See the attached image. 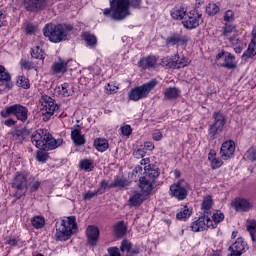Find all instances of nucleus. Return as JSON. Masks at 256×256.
I'll return each instance as SVG.
<instances>
[{
  "label": "nucleus",
  "mask_w": 256,
  "mask_h": 256,
  "mask_svg": "<svg viewBox=\"0 0 256 256\" xmlns=\"http://www.w3.org/2000/svg\"><path fill=\"white\" fill-rule=\"evenodd\" d=\"M70 31H73V26L69 24H46L43 28L45 37H48L51 43H61V41L67 40V35Z\"/></svg>",
  "instance_id": "7ed1b4c3"
},
{
  "label": "nucleus",
  "mask_w": 256,
  "mask_h": 256,
  "mask_svg": "<svg viewBox=\"0 0 256 256\" xmlns=\"http://www.w3.org/2000/svg\"><path fill=\"white\" fill-rule=\"evenodd\" d=\"M42 113L46 117V121L53 117L59 106L55 103V100L51 96L42 95L41 98Z\"/></svg>",
  "instance_id": "1a4fd4ad"
},
{
  "label": "nucleus",
  "mask_w": 256,
  "mask_h": 256,
  "mask_svg": "<svg viewBox=\"0 0 256 256\" xmlns=\"http://www.w3.org/2000/svg\"><path fill=\"white\" fill-rule=\"evenodd\" d=\"M145 175L140 178L139 187L142 193L149 194L153 191V185H155V179L159 177V169L153 168L151 165L144 167Z\"/></svg>",
  "instance_id": "39448f33"
},
{
  "label": "nucleus",
  "mask_w": 256,
  "mask_h": 256,
  "mask_svg": "<svg viewBox=\"0 0 256 256\" xmlns=\"http://www.w3.org/2000/svg\"><path fill=\"white\" fill-rule=\"evenodd\" d=\"M179 95H181V90H179L177 87H168L164 90V97L169 101L177 99Z\"/></svg>",
  "instance_id": "393cba45"
},
{
  "label": "nucleus",
  "mask_w": 256,
  "mask_h": 256,
  "mask_svg": "<svg viewBox=\"0 0 256 256\" xmlns=\"http://www.w3.org/2000/svg\"><path fill=\"white\" fill-rule=\"evenodd\" d=\"M11 74L5 71V67L0 65V83H9Z\"/></svg>",
  "instance_id": "09e8293b"
},
{
  "label": "nucleus",
  "mask_w": 256,
  "mask_h": 256,
  "mask_svg": "<svg viewBox=\"0 0 256 256\" xmlns=\"http://www.w3.org/2000/svg\"><path fill=\"white\" fill-rule=\"evenodd\" d=\"M206 13L208 15H217V13H219V6L215 3H209L206 6Z\"/></svg>",
  "instance_id": "8fccbe9b"
},
{
  "label": "nucleus",
  "mask_w": 256,
  "mask_h": 256,
  "mask_svg": "<svg viewBox=\"0 0 256 256\" xmlns=\"http://www.w3.org/2000/svg\"><path fill=\"white\" fill-rule=\"evenodd\" d=\"M234 153H235V142L233 140H228L222 144L220 149V155H221V158L224 159V161H227V159H231Z\"/></svg>",
  "instance_id": "4468645a"
},
{
  "label": "nucleus",
  "mask_w": 256,
  "mask_h": 256,
  "mask_svg": "<svg viewBox=\"0 0 256 256\" xmlns=\"http://www.w3.org/2000/svg\"><path fill=\"white\" fill-rule=\"evenodd\" d=\"M79 169L81 171H86L87 173L93 171V169H94L93 160H91V159L80 160Z\"/></svg>",
  "instance_id": "c9c22d12"
},
{
  "label": "nucleus",
  "mask_w": 256,
  "mask_h": 256,
  "mask_svg": "<svg viewBox=\"0 0 256 256\" xmlns=\"http://www.w3.org/2000/svg\"><path fill=\"white\" fill-rule=\"evenodd\" d=\"M170 15L172 19H175L176 21H181V19L184 20L187 16V9L183 6H176L171 10Z\"/></svg>",
  "instance_id": "4be33fe9"
},
{
  "label": "nucleus",
  "mask_w": 256,
  "mask_h": 256,
  "mask_svg": "<svg viewBox=\"0 0 256 256\" xmlns=\"http://www.w3.org/2000/svg\"><path fill=\"white\" fill-rule=\"evenodd\" d=\"M174 63L176 69H183V67H187L189 65V60H187L185 56H179V54H175Z\"/></svg>",
  "instance_id": "f704fd0d"
},
{
  "label": "nucleus",
  "mask_w": 256,
  "mask_h": 256,
  "mask_svg": "<svg viewBox=\"0 0 256 256\" xmlns=\"http://www.w3.org/2000/svg\"><path fill=\"white\" fill-rule=\"evenodd\" d=\"M223 36L225 39H229V41H231V39H237L235 37V26L226 24L223 28Z\"/></svg>",
  "instance_id": "473e14b6"
},
{
  "label": "nucleus",
  "mask_w": 256,
  "mask_h": 256,
  "mask_svg": "<svg viewBox=\"0 0 256 256\" xmlns=\"http://www.w3.org/2000/svg\"><path fill=\"white\" fill-rule=\"evenodd\" d=\"M28 177L29 175L25 173L17 172L12 182L13 189H16V191H23V189H27Z\"/></svg>",
  "instance_id": "2eb2a0df"
},
{
  "label": "nucleus",
  "mask_w": 256,
  "mask_h": 256,
  "mask_svg": "<svg viewBox=\"0 0 256 256\" xmlns=\"http://www.w3.org/2000/svg\"><path fill=\"white\" fill-rule=\"evenodd\" d=\"M213 207V198L211 196H204L202 200L201 209L204 211V215H211V209Z\"/></svg>",
  "instance_id": "a878e982"
},
{
  "label": "nucleus",
  "mask_w": 256,
  "mask_h": 256,
  "mask_svg": "<svg viewBox=\"0 0 256 256\" xmlns=\"http://www.w3.org/2000/svg\"><path fill=\"white\" fill-rule=\"evenodd\" d=\"M145 155H147V152L144 148H138L133 152V156L135 157V159H143Z\"/></svg>",
  "instance_id": "5fc2aeb1"
},
{
  "label": "nucleus",
  "mask_w": 256,
  "mask_h": 256,
  "mask_svg": "<svg viewBox=\"0 0 256 256\" xmlns=\"http://www.w3.org/2000/svg\"><path fill=\"white\" fill-rule=\"evenodd\" d=\"M107 189H114L113 183L107 182V180H102L99 184L98 193L103 195Z\"/></svg>",
  "instance_id": "49530a36"
},
{
  "label": "nucleus",
  "mask_w": 256,
  "mask_h": 256,
  "mask_svg": "<svg viewBox=\"0 0 256 256\" xmlns=\"http://www.w3.org/2000/svg\"><path fill=\"white\" fill-rule=\"evenodd\" d=\"M82 39L85 40L90 49H95V47H97V36H95L94 34L84 32L82 34Z\"/></svg>",
  "instance_id": "bb28decb"
},
{
  "label": "nucleus",
  "mask_w": 256,
  "mask_h": 256,
  "mask_svg": "<svg viewBox=\"0 0 256 256\" xmlns=\"http://www.w3.org/2000/svg\"><path fill=\"white\" fill-rule=\"evenodd\" d=\"M114 233L117 237H123L127 233L125 222L120 221L114 226Z\"/></svg>",
  "instance_id": "ea45409f"
},
{
  "label": "nucleus",
  "mask_w": 256,
  "mask_h": 256,
  "mask_svg": "<svg viewBox=\"0 0 256 256\" xmlns=\"http://www.w3.org/2000/svg\"><path fill=\"white\" fill-rule=\"evenodd\" d=\"M24 7L30 13H37L43 11L47 7V0H24Z\"/></svg>",
  "instance_id": "ddd939ff"
},
{
  "label": "nucleus",
  "mask_w": 256,
  "mask_h": 256,
  "mask_svg": "<svg viewBox=\"0 0 256 256\" xmlns=\"http://www.w3.org/2000/svg\"><path fill=\"white\" fill-rule=\"evenodd\" d=\"M249 249L247 242L243 238H237V240L228 248V250L237 253L238 255H243L245 251Z\"/></svg>",
  "instance_id": "6ab92c4d"
},
{
  "label": "nucleus",
  "mask_w": 256,
  "mask_h": 256,
  "mask_svg": "<svg viewBox=\"0 0 256 256\" xmlns=\"http://www.w3.org/2000/svg\"><path fill=\"white\" fill-rule=\"evenodd\" d=\"M32 144L41 151H53L63 145V139H55L47 129H38L31 136Z\"/></svg>",
  "instance_id": "f257e3e1"
},
{
  "label": "nucleus",
  "mask_w": 256,
  "mask_h": 256,
  "mask_svg": "<svg viewBox=\"0 0 256 256\" xmlns=\"http://www.w3.org/2000/svg\"><path fill=\"white\" fill-rule=\"evenodd\" d=\"M29 185L30 192L35 193V191H39V187H41V181L33 178Z\"/></svg>",
  "instance_id": "603ef678"
},
{
  "label": "nucleus",
  "mask_w": 256,
  "mask_h": 256,
  "mask_svg": "<svg viewBox=\"0 0 256 256\" xmlns=\"http://www.w3.org/2000/svg\"><path fill=\"white\" fill-rule=\"evenodd\" d=\"M129 185H130L129 180H127V179H125V178H121V177H119V176H117V177L114 179L113 183H112V187H114V189H115L116 187H121V188H123V187H129Z\"/></svg>",
  "instance_id": "37998d69"
},
{
  "label": "nucleus",
  "mask_w": 256,
  "mask_h": 256,
  "mask_svg": "<svg viewBox=\"0 0 256 256\" xmlns=\"http://www.w3.org/2000/svg\"><path fill=\"white\" fill-rule=\"evenodd\" d=\"M212 121L208 128V137L211 141L217 139V135L223 133V129L227 125V117L223 113L215 111L212 114Z\"/></svg>",
  "instance_id": "423d86ee"
},
{
  "label": "nucleus",
  "mask_w": 256,
  "mask_h": 256,
  "mask_svg": "<svg viewBox=\"0 0 256 256\" xmlns=\"http://www.w3.org/2000/svg\"><path fill=\"white\" fill-rule=\"evenodd\" d=\"M17 243H18V240H17V237H15V236H10V237L6 238V245L15 247V245H17Z\"/></svg>",
  "instance_id": "052dcab7"
},
{
  "label": "nucleus",
  "mask_w": 256,
  "mask_h": 256,
  "mask_svg": "<svg viewBox=\"0 0 256 256\" xmlns=\"http://www.w3.org/2000/svg\"><path fill=\"white\" fill-rule=\"evenodd\" d=\"M7 25V15L0 11V27H5Z\"/></svg>",
  "instance_id": "69168bd1"
},
{
  "label": "nucleus",
  "mask_w": 256,
  "mask_h": 256,
  "mask_svg": "<svg viewBox=\"0 0 256 256\" xmlns=\"http://www.w3.org/2000/svg\"><path fill=\"white\" fill-rule=\"evenodd\" d=\"M0 115L4 119L14 115L18 121H21V123H26V121L29 119V109L21 104H13L5 107V109L0 112Z\"/></svg>",
  "instance_id": "0eeeda50"
},
{
  "label": "nucleus",
  "mask_w": 256,
  "mask_h": 256,
  "mask_svg": "<svg viewBox=\"0 0 256 256\" xmlns=\"http://www.w3.org/2000/svg\"><path fill=\"white\" fill-rule=\"evenodd\" d=\"M230 43H232L235 53H237L238 55L242 53L243 43H241V40H239L238 38H230Z\"/></svg>",
  "instance_id": "a18cd8bd"
},
{
  "label": "nucleus",
  "mask_w": 256,
  "mask_h": 256,
  "mask_svg": "<svg viewBox=\"0 0 256 256\" xmlns=\"http://www.w3.org/2000/svg\"><path fill=\"white\" fill-rule=\"evenodd\" d=\"M18 87H22V89H29L31 87V83L29 82V78L25 76H19L16 82Z\"/></svg>",
  "instance_id": "c03bdc74"
},
{
  "label": "nucleus",
  "mask_w": 256,
  "mask_h": 256,
  "mask_svg": "<svg viewBox=\"0 0 256 256\" xmlns=\"http://www.w3.org/2000/svg\"><path fill=\"white\" fill-rule=\"evenodd\" d=\"M235 20V12H233V10H227L224 13V21H226L227 23H231V21Z\"/></svg>",
  "instance_id": "6e6d98bb"
},
{
  "label": "nucleus",
  "mask_w": 256,
  "mask_h": 256,
  "mask_svg": "<svg viewBox=\"0 0 256 256\" xmlns=\"http://www.w3.org/2000/svg\"><path fill=\"white\" fill-rule=\"evenodd\" d=\"M31 225L34 229H43L45 227V217L39 215L32 217Z\"/></svg>",
  "instance_id": "72a5a7b5"
},
{
  "label": "nucleus",
  "mask_w": 256,
  "mask_h": 256,
  "mask_svg": "<svg viewBox=\"0 0 256 256\" xmlns=\"http://www.w3.org/2000/svg\"><path fill=\"white\" fill-rule=\"evenodd\" d=\"M131 2L129 0H111L110 8H106L103 11L104 17H110L113 21H123L126 17H129V7Z\"/></svg>",
  "instance_id": "f03ea898"
},
{
  "label": "nucleus",
  "mask_w": 256,
  "mask_h": 256,
  "mask_svg": "<svg viewBox=\"0 0 256 256\" xmlns=\"http://www.w3.org/2000/svg\"><path fill=\"white\" fill-rule=\"evenodd\" d=\"M119 88L111 83H108L106 84L105 86V90H106V93H109L110 95H114V93H117V90Z\"/></svg>",
  "instance_id": "13d9d810"
},
{
  "label": "nucleus",
  "mask_w": 256,
  "mask_h": 256,
  "mask_svg": "<svg viewBox=\"0 0 256 256\" xmlns=\"http://www.w3.org/2000/svg\"><path fill=\"white\" fill-rule=\"evenodd\" d=\"M32 59H40L41 65L45 63V52L39 46H36L31 49Z\"/></svg>",
  "instance_id": "7c9ffc66"
},
{
  "label": "nucleus",
  "mask_w": 256,
  "mask_h": 256,
  "mask_svg": "<svg viewBox=\"0 0 256 256\" xmlns=\"http://www.w3.org/2000/svg\"><path fill=\"white\" fill-rule=\"evenodd\" d=\"M120 131H121L122 135H124L125 137H129V135H131V133H133V129H131L130 125L121 126Z\"/></svg>",
  "instance_id": "4d7b16f0"
},
{
  "label": "nucleus",
  "mask_w": 256,
  "mask_h": 256,
  "mask_svg": "<svg viewBox=\"0 0 256 256\" xmlns=\"http://www.w3.org/2000/svg\"><path fill=\"white\" fill-rule=\"evenodd\" d=\"M216 153L214 150H211L208 154V160L211 163V168L212 169H219V167H221V165H223V161H221V159L216 158Z\"/></svg>",
  "instance_id": "c756f323"
},
{
  "label": "nucleus",
  "mask_w": 256,
  "mask_h": 256,
  "mask_svg": "<svg viewBox=\"0 0 256 256\" xmlns=\"http://www.w3.org/2000/svg\"><path fill=\"white\" fill-rule=\"evenodd\" d=\"M143 203V195L141 193H135L129 198V204L131 207H137Z\"/></svg>",
  "instance_id": "a19ab883"
},
{
  "label": "nucleus",
  "mask_w": 256,
  "mask_h": 256,
  "mask_svg": "<svg viewBox=\"0 0 256 256\" xmlns=\"http://www.w3.org/2000/svg\"><path fill=\"white\" fill-rule=\"evenodd\" d=\"M211 225V217L209 215H203L191 224V231L199 233L205 231V229H211Z\"/></svg>",
  "instance_id": "f8f14e48"
},
{
  "label": "nucleus",
  "mask_w": 256,
  "mask_h": 256,
  "mask_svg": "<svg viewBox=\"0 0 256 256\" xmlns=\"http://www.w3.org/2000/svg\"><path fill=\"white\" fill-rule=\"evenodd\" d=\"M108 253L110 256H121V252H119V248L117 247L109 248Z\"/></svg>",
  "instance_id": "0e129e2a"
},
{
  "label": "nucleus",
  "mask_w": 256,
  "mask_h": 256,
  "mask_svg": "<svg viewBox=\"0 0 256 256\" xmlns=\"http://www.w3.org/2000/svg\"><path fill=\"white\" fill-rule=\"evenodd\" d=\"M120 251H122V253H125V251L127 253H130L131 252V242H129L128 240H122L121 246H120Z\"/></svg>",
  "instance_id": "864d4df0"
},
{
  "label": "nucleus",
  "mask_w": 256,
  "mask_h": 256,
  "mask_svg": "<svg viewBox=\"0 0 256 256\" xmlns=\"http://www.w3.org/2000/svg\"><path fill=\"white\" fill-rule=\"evenodd\" d=\"M246 157H247V159H249L250 161H256V148H250V149L246 152Z\"/></svg>",
  "instance_id": "bf43d9fd"
},
{
  "label": "nucleus",
  "mask_w": 256,
  "mask_h": 256,
  "mask_svg": "<svg viewBox=\"0 0 256 256\" xmlns=\"http://www.w3.org/2000/svg\"><path fill=\"white\" fill-rule=\"evenodd\" d=\"M191 213H193V210L191 208H188L187 206H183L180 208L179 212L176 214V219L183 220V219H189L191 217Z\"/></svg>",
  "instance_id": "4c0bfd02"
},
{
  "label": "nucleus",
  "mask_w": 256,
  "mask_h": 256,
  "mask_svg": "<svg viewBox=\"0 0 256 256\" xmlns=\"http://www.w3.org/2000/svg\"><path fill=\"white\" fill-rule=\"evenodd\" d=\"M12 136L14 137V139H19L23 137V130H15L14 132H12Z\"/></svg>",
  "instance_id": "774afa93"
},
{
  "label": "nucleus",
  "mask_w": 256,
  "mask_h": 256,
  "mask_svg": "<svg viewBox=\"0 0 256 256\" xmlns=\"http://www.w3.org/2000/svg\"><path fill=\"white\" fill-rule=\"evenodd\" d=\"M58 93L62 97H70L71 90H69V83H63L61 87H58Z\"/></svg>",
  "instance_id": "de8ad7c7"
},
{
  "label": "nucleus",
  "mask_w": 256,
  "mask_h": 256,
  "mask_svg": "<svg viewBox=\"0 0 256 256\" xmlns=\"http://www.w3.org/2000/svg\"><path fill=\"white\" fill-rule=\"evenodd\" d=\"M201 23H203V16L196 11L189 12L182 20L185 29H197V26Z\"/></svg>",
  "instance_id": "9d476101"
},
{
  "label": "nucleus",
  "mask_w": 256,
  "mask_h": 256,
  "mask_svg": "<svg viewBox=\"0 0 256 256\" xmlns=\"http://www.w3.org/2000/svg\"><path fill=\"white\" fill-rule=\"evenodd\" d=\"M169 193L171 197H174V199H177L178 201H185V199H187V195H189L187 188L183 186L181 181L170 185Z\"/></svg>",
  "instance_id": "9b49d317"
},
{
  "label": "nucleus",
  "mask_w": 256,
  "mask_h": 256,
  "mask_svg": "<svg viewBox=\"0 0 256 256\" xmlns=\"http://www.w3.org/2000/svg\"><path fill=\"white\" fill-rule=\"evenodd\" d=\"M69 63H71V61L59 58L58 61L52 64L51 70L54 75H59V73H67L69 70Z\"/></svg>",
  "instance_id": "dca6fc26"
},
{
  "label": "nucleus",
  "mask_w": 256,
  "mask_h": 256,
  "mask_svg": "<svg viewBox=\"0 0 256 256\" xmlns=\"http://www.w3.org/2000/svg\"><path fill=\"white\" fill-rule=\"evenodd\" d=\"M97 195L99 194V190L96 191H88L85 195H84V199H93V197H97Z\"/></svg>",
  "instance_id": "680f3d73"
},
{
  "label": "nucleus",
  "mask_w": 256,
  "mask_h": 256,
  "mask_svg": "<svg viewBox=\"0 0 256 256\" xmlns=\"http://www.w3.org/2000/svg\"><path fill=\"white\" fill-rule=\"evenodd\" d=\"M20 65L22 69H25L26 71H31V69L37 70V62L29 61L27 59H21Z\"/></svg>",
  "instance_id": "79ce46f5"
},
{
  "label": "nucleus",
  "mask_w": 256,
  "mask_h": 256,
  "mask_svg": "<svg viewBox=\"0 0 256 256\" xmlns=\"http://www.w3.org/2000/svg\"><path fill=\"white\" fill-rule=\"evenodd\" d=\"M94 147L97 151L103 153L109 149V142L105 138H98L94 141Z\"/></svg>",
  "instance_id": "2f4dec72"
},
{
  "label": "nucleus",
  "mask_w": 256,
  "mask_h": 256,
  "mask_svg": "<svg viewBox=\"0 0 256 256\" xmlns=\"http://www.w3.org/2000/svg\"><path fill=\"white\" fill-rule=\"evenodd\" d=\"M252 39L248 46V49L243 53L242 60L247 61L248 59H251V57H255L256 55V27L252 31Z\"/></svg>",
  "instance_id": "a211bd4d"
},
{
  "label": "nucleus",
  "mask_w": 256,
  "mask_h": 256,
  "mask_svg": "<svg viewBox=\"0 0 256 256\" xmlns=\"http://www.w3.org/2000/svg\"><path fill=\"white\" fill-rule=\"evenodd\" d=\"M36 31V28L33 26V24H27L26 25V33L28 35H33V33Z\"/></svg>",
  "instance_id": "338daca9"
},
{
  "label": "nucleus",
  "mask_w": 256,
  "mask_h": 256,
  "mask_svg": "<svg viewBox=\"0 0 256 256\" xmlns=\"http://www.w3.org/2000/svg\"><path fill=\"white\" fill-rule=\"evenodd\" d=\"M152 137L154 141H161V139H163V133H161V130H155Z\"/></svg>",
  "instance_id": "e2e57ef3"
},
{
  "label": "nucleus",
  "mask_w": 256,
  "mask_h": 256,
  "mask_svg": "<svg viewBox=\"0 0 256 256\" xmlns=\"http://www.w3.org/2000/svg\"><path fill=\"white\" fill-rule=\"evenodd\" d=\"M75 233H77V218L75 216L64 217L56 223L57 241H68Z\"/></svg>",
  "instance_id": "20e7f679"
},
{
  "label": "nucleus",
  "mask_w": 256,
  "mask_h": 256,
  "mask_svg": "<svg viewBox=\"0 0 256 256\" xmlns=\"http://www.w3.org/2000/svg\"><path fill=\"white\" fill-rule=\"evenodd\" d=\"M247 223L248 224L246 226V230L248 231L253 243H255V241H256V220H248Z\"/></svg>",
  "instance_id": "e433bc0d"
},
{
  "label": "nucleus",
  "mask_w": 256,
  "mask_h": 256,
  "mask_svg": "<svg viewBox=\"0 0 256 256\" xmlns=\"http://www.w3.org/2000/svg\"><path fill=\"white\" fill-rule=\"evenodd\" d=\"M187 41H188L187 36H183L179 33H174V34H171L169 37H167L166 45H177L178 43L185 45Z\"/></svg>",
  "instance_id": "412c9836"
},
{
  "label": "nucleus",
  "mask_w": 256,
  "mask_h": 256,
  "mask_svg": "<svg viewBox=\"0 0 256 256\" xmlns=\"http://www.w3.org/2000/svg\"><path fill=\"white\" fill-rule=\"evenodd\" d=\"M233 206L235 207L236 211H244L247 212L249 209H251V203L243 198H237Z\"/></svg>",
  "instance_id": "5701e85b"
},
{
  "label": "nucleus",
  "mask_w": 256,
  "mask_h": 256,
  "mask_svg": "<svg viewBox=\"0 0 256 256\" xmlns=\"http://www.w3.org/2000/svg\"><path fill=\"white\" fill-rule=\"evenodd\" d=\"M49 159V154L45 152V150H38L36 152V161H39L40 163H45Z\"/></svg>",
  "instance_id": "3c124183"
},
{
  "label": "nucleus",
  "mask_w": 256,
  "mask_h": 256,
  "mask_svg": "<svg viewBox=\"0 0 256 256\" xmlns=\"http://www.w3.org/2000/svg\"><path fill=\"white\" fill-rule=\"evenodd\" d=\"M225 219V214H223L222 212H215L212 215V219L210 218V229H217V225H219V223H221V221H223Z\"/></svg>",
  "instance_id": "cd10ccee"
},
{
  "label": "nucleus",
  "mask_w": 256,
  "mask_h": 256,
  "mask_svg": "<svg viewBox=\"0 0 256 256\" xmlns=\"http://www.w3.org/2000/svg\"><path fill=\"white\" fill-rule=\"evenodd\" d=\"M162 67H166V69H177L175 66V56H166L162 58L161 61Z\"/></svg>",
  "instance_id": "58836bf2"
},
{
  "label": "nucleus",
  "mask_w": 256,
  "mask_h": 256,
  "mask_svg": "<svg viewBox=\"0 0 256 256\" xmlns=\"http://www.w3.org/2000/svg\"><path fill=\"white\" fill-rule=\"evenodd\" d=\"M221 67H225L226 69H235V56L229 52H226L224 63L221 65Z\"/></svg>",
  "instance_id": "c85d7f7f"
},
{
  "label": "nucleus",
  "mask_w": 256,
  "mask_h": 256,
  "mask_svg": "<svg viewBox=\"0 0 256 256\" xmlns=\"http://www.w3.org/2000/svg\"><path fill=\"white\" fill-rule=\"evenodd\" d=\"M71 139L77 147H81V145H85V136L81 135V131L79 129H74L71 131Z\"/></svg>",
  "instance_id": "b1692460"
},
{
  "label": "nucleus",
  "mask_w": 256,
  "mask_h": 256,
  "mask_svg": "<svg viewBox=\"0 0 256 256\" xmlns=\"http://www.w3.org/2000/svg\"><path fill=\"white\" fill-rule=\"evenodd\" d=\"M86 237L88 239L89 245L95 247L99 241V228L94 225H90L86 228Z\"/></svg>",
  "instance_id": "f3484780"
},
{
  "label": "nucleus",
  "mask_w": 256,
  "mask_h": 256,
  "mask_svg": "<svg viewBox=\"0 0 256 256\" xmlns=\"http://www.w3.org/2000/svg\"><path fill=\"white\" fill-rule=\"evenodd\" d=\"M155 87H157V80H151L141 86L132 88L128 93V97L130 101H141V99L149 97V93H151Z\"/></svg>",
  "instance_id": "6e6552de"
},
{
  "label": "nucleus",
  "mask_w": 256,
  "mask_h": 256,
  "mask_svg": "<svg viewBox=\"0 0 256 256\" xmlns=\"http://www.w3.org/2000/svg\"><path fill=\"white\" fill-rule=\"evenodd\" d=\"M155 65H157V57L155 56L141 58L138 62V67L141 69H153L155 68Z\"/></svg>",
  "instance_id": "aec40b11"
}]
</instances>
